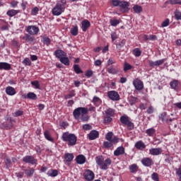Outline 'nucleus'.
Instances as JSON below:
<instances>
[{
	"mask_svg": "<svg viewBox=\"0 0 181 181\" xmlns=\"http://www.w3.org/2000/svg\"><path fill=\"white\" fill-rule=\"evenodd\" d=\"M62 139L68 146H74L77 144V136L69 132L62 134Z\"/></svg>",
	"mask_w": 181,
	"mask_h": 181,
	"instance_id": "1",
	"label": "nucleus"
},
{
	"mask_svg": "<svg viewBox=\"0 0 181 181\" xmlns=\"http://www.w3.org/2000/svg\"><path fill=\"white\" fill-rule=\"evenodd\" d=\"M95 161L100 169L102 170H107V169H108V166H110L112 163V160L110 158L104 160V157L103 156L95 157Z\"/></svg>",
	"mask_w": 181,
	"mask_h": 181,
	"instance_id": "2",
	"label": "nucleus"
},
{
	"mask_svg": "<svg viewBox=\"0 0 181 181\" xmlns=\"http://www.w3.org/2000/svg\"><path fill=\"white\" fill-rule=\"evenodd\" d=\"M64 9H66V4L62 1H58L52 8V15H54V16H60L62 13L64 12Z\"/></svg>",
	"mask_w": 181,
	"mask_h": 181,
	"instance_id": "3",
	"label": "nucleus"
},
{
	"mask_svg": "<svg viewBox=\"0 0 181 181\" xmlns=\"http://www.w3.org/2000/svg\"><path fill=\"white\" fill-rule=\"evenodd\" d=\"M119 121L124 127H127L129 131H132L134 128H135V125L134 124V122L131 121V118L128 117L127 115H124L120 117Z\"/></svg>",
	"mask_w": 181,
	"mask_h": 181,
	"instance_id": "4",
	"label": "nucleus"
},
{
	"mask_svg": "<svg viewBox=\"0 0 181 181\" xmlns=\"http://www.w3.org/2000/svg\"><path fill=\"white\" fill-rule=\"evenodd\" d=\"M88 114V109L87 107H77L73 112V115L75 119H79L82 115Z\"/></svg>",
	"mask_w": 181,
	"mask_h": 181,
	"instance_id": "5",
	"label": "nucleus"
},
{
	"mask_svg": "<svg viewBox=\"0 0 181 181\" xmlns=\"http://www.w3.org/2000/svg\"><path fill=\"white\" fill-rule=\"evenodd\" d=\"M83 177L85 180L93 181L95 178V175L91 170H86L83 173Z\"/></svg>",
	"mask_w": 181,
	"mask_h": 181,
	"instance_id": "6",
	"label": "nucleus"
},
{
	"mask_svg": "<svg viewBox=\"0 0 181 181\" xmlns=\"http://www.w3.org/2000/svg\"><path fill=\"white\" fill-rule=\"evenodd\" d=\"M107 96L112 101H119V94L115 90H110L107 93Z\"/></svg>",
	"mask_w": 181,
	"mask_h": 181,
	"instance_id": "7",
	"label": "nucleus"
},
{
	"mask_svg": "<svg viewBox=\"0 0 181 181\" xmlns=\"http://www.w3.org/2000/svg\"><path fill=\"white\" fill-rule=\"evenodd\" d=\"M28 35H37L39 33V27L36 25H28L25 29Z\"/></svg>",
	"mask_w": 181,
	"mask_h": 181,
	"instance_id": "8",
	"label": "nucleus"
},
{
	"mask_svg": "<svg viewBox=\"0 0 181 181\" xmlns=\"http://www.w3.org/2000/svg\"><path fill=\"white\" fill-rule=\"evenodd\" d=\"M23 162H25V163L35 165V163H37V160L35 159L33 156H25L23 158Z\"/></svg>",
	"mask_w": 181,
	"mask_h": 181,
	"instance_id": "9",
	"label": "nucleus"
},
{
	"mask_svg": "<svg viewBox=\"0 0 181 181\" xmlns=\"http://www.w3.org/2000/svg\"><path fill=\"white\" fill-rule=\"evenodd\" d=\"M133 86H134L136 90H138V91L144 90V82L139 79H135L133 81Z\"/></svg>",
	"mask_w": 181,
	"mask_h": 181,
	"instance_id": "10",
	"label": "nucleus"
},
{
	"mask_svg": "<svg viewBox=\"0 0 181 181\" xmlns=\"http://www.w3.org/2000/svg\"><path fill=\"white\" fill-rule=\"evenodd\" d=\"M141 163L144 165V166L149 168L153 165V160L149 158H144L141 160Z\"/></svg>",
	"mask_w": 181,
	"mask_h": 181,
	"instance_id": "11",
	"label": "nucleus"
},
{
	"mask_svg": "<svg viewBox=\"0 0 181 181\" xmlns=\"http://www.w3.org/2000/svg\"><path fill=\"white\" fill-rule=\"evenodd\" d=\"M100 136V133L97 130H92L89 134L88 138L90 141H94V139H97Z\"/></svg>",
	"mask_w": 181,
	"mask_h": 181,
	"instance_id": "12",
	"label": "nucleus"
},
{
	"mask_svg": "<svg viewBox=\"0 0 181 181\" xmlns=\"http://www.w3.org/2000/svg\"><path fill=\"white\" fill-rule=\"evenodd\" d=\"M124 153H125V148L124 146H119L114 151L115 156H119L124 155Z\"/></svg>",
	"mask_w": 181,
	"mask_h": 181,
	"instance_id": "13",
	"label": "nucleus"
},
{
	"mask_svg": "<svg viewBox=\"0 0 181 181\" xmlns=\"http://www.w3.org/2000/svg\"><path fill=\"white\" fill-rule=\"evenodd\" d=\"M81 29L83 30V32H87V30L88 29V28H90L91 26V23H90V21H88V20H83L81 22Z\"/></svg>",
	"mask_w": 181,
	"mask_h": 181,
	"instance_id": "14",
	"label": "nucleus"
},
{
	"mask_svg": "<svg viewBox=\"0 0 181 181\" xmlns=\"http://www.w3.org/2000/svg\"><path fill=\"white\" fill-rule=\"evenodd\" d=\"M162 152L163 151L160 148H151L149 150L150 155H153V156H158V155H160Z\"/></svg>",
	"mask_w": 181,
	"mask_h": 181,
	"instance_id": "15",
	"label": "nucleus"
},
{
	"mask_svg": "<svg viewBox=\"0 0 181 181\" xmlns=\"http://www.w3.org/2000/svg\"><path fill=\"white\" fill-rule=\"evenodd\" d=\"M134 146L135 148L138 149L139 151H144V149L146 148V145H145V143H144V141H139L136 142Z\"/></svg>",
	"mask_w": 181,
	"mask_h": 181,
	"instance_id": "16",
	"label": "nucleus"
},
{
	"mask_svg": "<svg viewBox=\"0 0 181 181\" xmlns=\"http://www.w3.org/2000/svg\"><path fill=\"white\" fill-rule=\"evenodd\" d=\"M23 172L25 175H27V177H32L35 173V168H28V169H24Z\"/></svg>",
	"mask_w": 181,
	"mask_h": 181,
	"instance_id": "17",
	"label": "nucleus"
},
{
	"mask_svg": "<svg viewBox=\"0 0 181 181\" xmlns=\"http://www.w3.org/2000/svg\"><path fill=\"white\" fill-rule=\"evenodd\" d=\"M12 69L11 64L8 62H0V70H11Z\"/></svg>",
	"mask_w": 181,
	"mask_h": 181,
	"instance_id": "18",
	"label": "nucleus"
},
{
	"mask_svg": "<svg viewBox=\"0 0 181 181\" xmlns=\"http://www.w3.org/2000/svg\"><path fill=\"white\" fill-rule=\"evenodd\" d=\"M23 98H28V100H37V95L33 93L30 92L26 95H23Z\"/></svg>",
	"mask_w": 181,
	"mask_h": 181,
	"instance_id": "19",
	"label": "nucleus"
},
{
	"mask_svg": "<svg viewBox=\"0 0 181 181\" xmlns=\"http://www.w3.org/2000/svg\"><path fill=\"white\" fill-rule=\"evenodd\" d=\"M64 159L67 163H70L74 159V155L73 153H66L64 154Z\"/></svg>",
	"mask_w": 181,
	"mask_h": 181,
	"instance_id": "20",
	"label": "nucleus"
},
{
	"mask_svg": "<svg viewBox=\"0 0 181 181\" xmlns=\"http://www.w3.org/2000/svg\"><path fill=\"white\" fill-rule=\"evenodd\" d=\"M6 94H7V95H15V94H16V90L12 86H7L6 88Z\"/></svg>",
	"mask_w": 181,
	"mask_h": 181,
	"instance_id": "21",
	"label": "nucleus"
},
{
	"mask_svg": "<svg viewBox=\"0 0 181 181\" xmlns=\"http://www.w3.org/2000/svg\"><path fill=\"white\" fill-rule=\"evenodd\" d=\"M55 56L60 60L61 59L64 58L66 55V52H64V51H63L62 49H57L55 51Z\"/></svg>",
	"mask_w": 181,
	"mask_h": 181,
	"instance_id": "22",
	"label": "nucleus"
},
{
	"mask_svg": "<svg viewBox=\"0 0 181 181\" xmlns=\"http://www.w3.org/2000/svg\"><path fill=\"white\" fill-rule=\"evenodd\" d=\"M76 163L78 165H83V163H86V157L83 155H78L76 158Z\"/></svg>",
	"mask_w": 181,
	"mask_h": 181,
	"instance_id": "23",
	"label": "nucleus"
},
{
	"mask_svg": "<svg viewBox=\"0 0 181 181\" xmlns=\"http://www.w3.org/2000/svg\"><path fill=\"white\" fill-rule=\"evenodd\" d=\"M105 115L107 117H114L115 115V110L112 108H107L105 110Z\"/></svg>",
	"mask_w": 181,
	"mask_h": 181,
	"instance_id": "24",
	"label": "nucleus"
},
{
	"mask_svg": "<svg viewBox=\"0 0 181 181\" xmlns=\"http://www.w3.org/2000/svg\"><path fill=\"white\" fill-rule=\"evenodd\" d=\"M47 175L51 177H56V176L59 175V171L57 170L51 169L47 171Z\"/></svg>",
	"mask_w": 181,
	"mask_h": 181,
	"instance_id": "25",
	"label": "nucleus"
},
{
	"mask_svg": "<svg viewBox=\"0 0 181 181\" xmlns=\"http://www.w3.org/2000/svg\"><path fill=\"white\" fill-rule=\"evenodd\" d=\"M18 13H19V10L11 9V10H8L6 12V15L8 16H10V18H12L13 16H16V15H18Z\"/></svg>",
	"mask_w": 181,
	"mask_h": 181,
	"instance_id": "26",
	"label": "nucleus"
},
{
	"mask_svg": "<svg viewBox=\"0 0 181 181\" xmlns=\"http://www.w3.org/2000/svg\"><path fill=\"white\" fill-rule=\"evenodd\" d=\"M179 86V81L175 79L173 81L170 83V87L173 88V90H177Z\"/></svg>",
	"mask_w": 181,
	"mask_h": 181,
	"instance_id": "27",
	"label": "nucleus"
},
{
	"mask_svg": "<svg viewBox=\"0 0 181 181\" xmlns=\"http://www.w3.org/2000/svg\"><path fill=\"white\" fill-rule=\"evenodd\" d=\"M107 73H109V74H118L119 69L110 66L107 68Z\"/></svg>",
	"mask_w": 181,
	"mask_h": 181,
	"instance_id": "28",
	"label": "nucleus"
},
{
	"mask_svg": "<svg viewBox=\"0 0 181 181\" xmlns=\"http://www.w3.org/2000/svg\"><path fill=\"white\" fill-rule=\"evenodd\" d=\"M119 7L122 8V9H125L129 7V2L125 1H120L119 4Z\"/></svg>",
	"mask_w": 181,
	"mask_h": 181,
	"instance_id": "29",
	"label": "nucleus"
},
{
	"mask_svg": "<svg viewBox=\"0 0 181 181\" xmlns=\"http://www.w3.org/2000/svg\"><path fill=\"white\" fill-rule=\"evenodd\" d=\"M44 136L47 141H49V142H53L54 139L53 138H52V136L50 135V132L48 130L45 131Z\"/></svg>",
	"mask_w": 181,
	"mask_h": 181,
	"instance_id": "30",
	"label": "nucleus"
},
{
	"mask_svg": "<svg viewBox=\"0 0 181 181\" xmlns=\"http://www.w3.org/2000/svg\"><path fill=\"white\" fill-rule=\"evenodd\" d=\"M129 169L131 173H136L138 172V165L136 164H132L129 165Z\"/></svg>",
	"mask_w": 181,
	"mask_h": 181,
	"instance_id": "31",
	"label": "nucleus"
},
{
	"mask_svg": "<svg viewBox=\"0 0 181 181\" xmlns=\"http://www.w3.org/2000/svg\"><path fill=\"white\" fill-rule=\"evenodd\" d=\"M59 61L61 63H62V64H64L65 66H70V61L69 60V57H66V56L63 58H61Z\"/></svg>",
	"mask_w": 181,
	"mask_h": 181,
	"instance_id": "32",
	"label": "nucleus"
},
{
	"mask_svg": "<svg viewBox=\"0 0 181 181\" xmlns=\"http://www.w3.org/2000/svg\"><path fill=\"white\" fill-rule=\"evenodd\" d=\"M23 40H26V42H32L35 40V37H32L29 34H26L24 37H23Z\"/></svg>",
	"mask_w": 181,
	"mask_h": 181,
	"instance_id": "33",
	"label": "nucleus"
},
{
	"mask_svg": "<svg viewBox=\"0 0 181 181\" xmlns=\"http://www.w3.org/2000/svg\"><path fill=\"white\" fill-rule=\"evenodd\" d=\"M132 53L135 57H139L142 54V51L139 48H135L133 49Z\"/></svg>",
	"mask_w": 181,
	"mask_h": 181,
	"instance_id": "34",
	"label": "nucleus"
},
{
	"mask_svg": "<svg viewBox=\"0 0 181 181\" xmlns=\"http://www.w3.org/2000/svg\"><path fill=\"white\" fill-rule=\"evenodd\" d=\"M132 69H134V66H132V65L129 64L127 62H124L123 68L124 73H127L128 70H132Z\"/></svg>",
	"mask_w": 181,
	"mask_h": 181,
	"instance_id": "35",
	"label": "nucleus"
},
{
	"mask_svg": "<svg viewBox=\"0 0 181 181\" xmlns=\"http://www.w3.org/2000/svg\"><path fill=\"white\" fill-rule=\"evenodd\" d=\"M110 23L111 26H117V25H119L121 23V21L119 20H117L115 18H112L110 20Z\"/></svg>",
	"mask_w": 181,
	"mask_h": 181,
	"instance_id": "36",
	"label": "nucleus"
},
{
	"mask_svg": "<svg viewBox=\"0 0 181 181\" xmlns=\"http://www.w3.org/2000/svg\"><path fill=\"white\" fill-rule=\"evenodd\" d=\"M159 119H161L163 122H168L169 120L166 117V112H163L158 116Z\"/></svg>",
	"mask_w": 181,
	"mask_h": 181,
	"instance_id": "37",
	"label": "nucleus"
},
{
	"mask_svg": "<svg viewBox=\"0 0 181 181\" xmlns=\"http://www.w3.org/2000/svg\"><path fill=\"white\" fill-rule=\"evenodd\" d=\"M133 10L134 11L135 13H141V12L143 11V8L142 6L139 5H134L133 6Z\"/></svg>",
	"mask_w": 181,
	"mask_h": 181,
	"instance_id": "38",
	"label": "nucleus"
},
{
	"mask_svg": "<svg viewBox=\"0 0 181 181\" xmlns=\"http://www.w3.org/2000/svg\"><path fill=\"white\" fill-rule=\"evenodd\" d=\"M74 71H75L76 74H83V70H81L78 64L74 65Z\"/></svg>",
	"mask_w": 181,
	"mask_h": 181,
	"instance_id": "39",
	"label": "nucleus"
},
{
	"mask_svg": "<svg viewBox=\"0 0 181 181\" xmlns=\"http://www.w3.org/2000/svg\"><path fill=\"white\" fill-rule=\"evenodd\" d=\"M71 34L72 36H77V35H78V27L77 25L74 26V28L71 29Z\"/></svg>",
	"mask_w": 181,
	"mask_h": 181,
	"instance_id": "40",
	"label": "nucleus"
},
{
	"mask_svg": "<svg viewBox=\"0 0 181 181\" xmlns=\"http://www.w3.org/2000/svg\"><path fill=\"white\" fill-rule=\"evenodd\" d=\"M155 132H156V131L153 128H150L146 131V134H147L148 136H153Z\"/></svg>",
	"mask_w": 181,
	"mask_h": 181,
	"instance_id": "41",
	"label": "nucleus"
},
{
	"mask_svg": "<svg viewBox=\"0 0 181 181\" xmlns=\"http://www.w3.org/2000/svg\"><path fill=\"white\" fill-rule=\"evenodd\" d=\"M83 131H91L93 129V126L90 124H86L82 126Z\"/></svg>",
	"mask_w": 181,
	"mask_h": 181,
	"instance_id": "42",
	"label": "nucleus"
},
{
	"mask_svg": "<svg viewBox=\"0 0 181 181\" xmlns=\"http://www.w3.org/2000/svg\"><path fill=\"white\" fill-rule=\"evenodd\" d=\"M114 135V133L110 132L106 134L105 135V139L108 141L109 142H111V140L112 139V136Z\"/></svg>",
	"mask_w": 181,
	"mask_h": 181,
	"instance_id": "43",
	"label": "nucleus"
},
{
	"mask_svg": "<svg viewBox=\"0 0 181 181\" xmlns=\"http://www.w3.org/2000/svg\"><path fill=\"white\" fill-rule=\"evenodd\" d=\"M126 42H127V40H122L120 42H119L117 45V49H119V50H121L122 47H124V46H125Z\"/></svg>",
	"mask_w": 181,
	"mask_h": 181,
	"instance_id": "44",
	"label": "nucleus"
},
{
	"mask_svg": "<svg viewBox=\"0 0 181 181\" xmlns=\"http://www.w3.org/2000/svg\"><path fill=\"white\" fill-rule=\"evenodd\" d=\"M112 121V117L104 115V122L105 124H110Z\"/></svg>",
	"mask_w": 181,
	"mask_h": 181,
	"instance_id": "45",
	"label": "nucleus"
},
{
	"mask_svg": "<svg viewBox=\"0 0 181 181\" xmlns=\"http://www.w3.org/2000/svg\"><path fill=\"white\" fill-rule=\"evenodd\" d=\"M7 169H9L12 166V160L11 158H6L4 160Z\"/></svg>",
	"mask_w": 181,
	"mask_h": 181,
	"instance_id": "46",
	"label": "nucleus"
},
{
	"mask_svg": "<svg viewBox=\"0 0 181 181\" xmlns=\"http://www.w3.org/2000/svg\"><path fill=\"white\" fill-rule=\"evenodd\" d=\"M23 64H25V66H32V62H30L29 58L26 57L23 59Z\"/></svg>",
	"mask_w": 181,
	"mask_h": 181,
	"instance_id": "47",
	"label": "nucleus"
},
{
	"mask_svg": "<svg viewBox=\"0 0 181 181\" xmlns=\"http://www.w3.org/2000/svg\"><path fill=\"white\" fill-rule=\"evenodd\" d=\"M76 93H74V91L72 90L69 94L65 95L64 98L65 100H69L70 98H73V97H75Z\"/></svg>",
	"mask_w": 181,
	"mask_h": 181,
	"instance_id": "48",
	"label": "nucleus"
},
{
	"mask_svg": "<svg viewBox=\"0 0 181 181\" xmlns=\"http://www.w3.org/2000/svg\"><path fill=\"white\" fill-rule=\"evenodd\" d=\"M148 66L153 68L158 67L157 61L148 60Z\"/></svg>",
	"mask_w": 181,
	"mask_h": 181,
	"instance_id": "49",
	"label": "nucleus"
},
{
	"mask_svg": "<svg viewBox=\"0 0 181 181\" xmlns=\"http://www.w3.org/2000/svg\"><path fill=\"white\" fill-rule=\"evenodd\" d=\"M103 146L104 148H106L107 149H108L111 148V146H112V143L111 141H104Z\"/></svg>",
	"mask_w": 181,
	"mask_h": 181,
	"instance_id": "50",
	"label": "nucleus"
},
{
	"mask_svg": "<svg viewBox=\"0 0 181 181\" xmlns=\"http://www.w3.org/2000/svg\"><path fill=\"white\" fill-rule=\"evenodd\" d=\"M151 179L154 181H159V175L157 173H153L151 175Z\"/></svg>",
	"mask_w": 181,
	"mask_h": 181,
	"instance_id": "51",
	"label": "nucleus"
},
{
	"mask_svg": "<svg viewBox=\"0 0 181 181\" xmlns=\"http://www.w3.org/2000/svg\"><path fill=\"white\" fill-rule=\"evenodd\" d=\"M138 101V98H135V97H132L129 101L130 105H134V104H136Z\"/></svg>",
	"mask_w": 181,
	"mask_h": 181,
	"instance_id": "52",
	"label": "nucleus"
},
{
	"mask_svg": "<svg viewBox=\"0 0 181 181\" xmlns=\"http://www.w3.org/2000/svg\"><path fill=\"white\" fill-rule=\"evenodd\" d=\"M32 86H33L34 87H35V88L37 89H40V84L39 83V81H34L31 82Z\"/></svg>",
	"mask_w": 181,
	"mask_h": 181,
	"instance_id": "53",
	"label": "nucleus"
},
{
	"mask_svg": "<svg viewBox=\"0 0 181 181\" xmlns=\"http://www.w3.org/2000/svg\"><path fill=\"white\" fill-rule=\"evenodd\" d=\"M81 119L83 122H87V121H88V119H90V117H88V115H87V114H86V115L81 116Z\"/></svg>",
	"mask_w": 181,
	"mask_h": 181,
	"instance_id": "54",
	"label": "nucleus"
},
{
	"mask_svg": "<svg viewBox=\"0 0 181 181\" xmlns=\"http://www.w3.org/2000/svg\"><path fill=\"white\" fill-rule=\"evenodd\" d=\"M175 16L177 21H181V13L180 11L176 10L175 12Z\"/></svg>",
	"mask_w": 181,
	"mask_h": 181,
	"instance_id": "55",
	"label": "nucleus"
},
{
	"mask_svg": "<svg viewBox=\"0 0 181 181\" xmlns=\"http://www.w3.org/2000/svg\"><path fill=\"white\" fill-rule=\"evenodd\" d=\"M39 12V8L37 7H35L32 9L31 11V14L33 16H36V15H37Z\"/></svg>",
	"mask_w": 181,
	"mask_h": 181,
	"instance_id": "56",
	"label": "nucleus"
},
{
	"mask_svg": "<svg viewBox=\"0 0 181 181\" xmlns=\"http://www.w3.org/2000/svg\"><path fill=\"white\" fill-rule=\"evenodd\" d=\"M170 4L171 5H181L180 0H170Z\"/></svg>",
	"mask_w": 181,
	"mask_h": 181,
	"instance_id": "57",
	"label": "nucleus"
},
{
	"mask_svg": "<svg viewBox=\"0 0 181 181\" xmlns=\"http://www.w3.org/2000/svg\"><path fill=\"white\" fill-rule=\"evenodd\" d=\"M86 77L90 78V77H93V71L91 70H87L85 74Z\"/></svg>",
	"mask_w": 181,
	"mask_h": 181,
	"instance_id": "58",
	"label": "nucleus"
},
{
	"mask_svg": "<svg viewBox=\"0 0 181 181\" xmlns=\"http://www.w3.org/2000/svg\"><path fill=\"white\" fill-rule=\"evenodd\" d=\"M169 19H165L161 24L162 28H166V26H169Z\"/></svg>",
	"mask_w": 181,
	"mask_h": 181,
	"instance_id": "59",
	"label": "nucleus"
},
{
	"mask_svg": "<svg viewBox=\"0 0 181 181\" xmlns=\"http://www.w3.org/2000/svg\"><path fill=\"white\" fill-rule=\"evenodd\" d=\"M156 62H157V67H159V66H162V64H163V63L166 62V59H159V60H157Z\"/></svg>",
	"mask_w": 181,
	"mask_h": 181,
	"instance_id": "60",
	"label": "nucleus"
},
{
	"mask_svg": "<svg viewBox=\"0 0 181 181\" xmlns=\"http://www.w3.org/2000/svg\"><path fill=\"white\" fill-rule=\"evenodd\" d=\"M110 142L112 144H118L119 142V138L115 136L114 138H112Z\"/></svg>",
	"mask_w": 181,
	"mask_h": 181,
	"instance_id": "61",
	"label": "nucleus"
},
{
	"mask_svg": "<svg viewBox=\"0 0 181 181\" xmlns=\"http://www.w3.org/2000/svg\"><path fill=\"white\" fill-rule=\"evenodd\" d=\"M9 30V24L7 23H5L2 26H1V30Z\"/></svg>",
	"mask_w": 181,
	"mask_h": 181,
	"instance_id": "62",
	"label": "nucleus"
},
{
	"mask_svg": "<svg viewBox=\"0 0 181 181\" xmlns=\"http://www.w3.org/2000/svg\"><path fill=\"white\" fill-rule=\"evenodd\" d=\"M111 37H112V40H117V39H118V35H117V33L115 32H112L111 33Z\"/></svg>",
	"mask_w": 181,
	"mask_h": 181,
	"instance_id": "63",
	"label": "nucleus"
},
{
	"mask_svg": "<svg viewBox=\"0 0 181 181\" xmlns=\"http://www.w3.org/2000/svg\"><path fill=\"white\" fill-rule=\"evenodd\" d=\"M120 1L119 0H112V4L113 6H119Z\"/></svg>",
	"mask_w": 181,
	"mask_h": 181,
	"instance_id": "64",
	"label": "nucleus"
}]
</instances>
